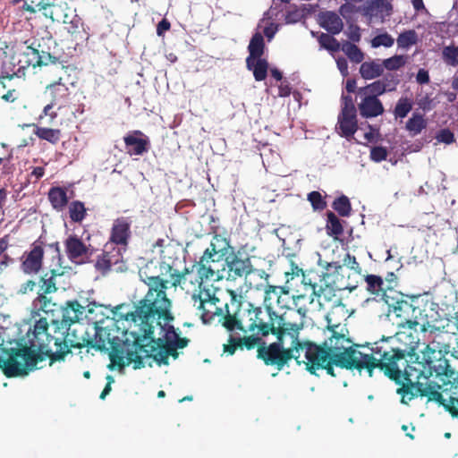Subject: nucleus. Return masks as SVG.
Returning a JSON list of instances; mask_svg holds the SVG:
<instances>
[{"mask_svg": "<svg viewBox=\"0 0 458 458\" xmlns=\"http://www.w3.org/2000/svg\"><path fill=\"white\" fill-rule=\"evenodd\" d=\"M348 329L340 325L328 326L326 330L327 338L323 341L324 346L332 355V360L335 367L348 370H363L373 377L375 369H378L391 380L400 384L403 377V369L408 366V357L412 358L419 347V340H412L403 346L399 341L403 337H411V334H398V337H382L370 345V353H363L357 348L358 344H352L348 336Z\"/></svg>", "mask_w": 458, "mask_h": 458, "instance_id": "1", "label": "nucleus"}, {"mask_svg": "<svg viewBox=\"0 0 458 458\" xmlns=\"http://www.w3.org/2000/svg\"><path fill=\"white\" fill-rule=\"evenodd\" d=\"M227 293L230 301L225 303V314L219 323L229 332L239 330L266 337L288 329L290 325L299 324L287 321L284 315H278L275 310L243 301L242 295L233 290Z\"/></svg>", "mask_w": 458, "mask_h": 458, "instance_id": "2", "label": "nucleus"}, {"mask_svg": "<svg viewBox=\"0 0 458 458\" xmlns=\"http://www.w3.org/2000/svg\"><path fill=\"white\" fill-rule=\"evenodd\" d=\"M407 367L403 369L402 381L396 393L401 395V403L408 404L417 396L427 397L428 402H436L450 412L453 417H458V371H455L445 360L443 372H437V377L441 384L424 377L425 382L418 380L413 382L407 371Z\"/></svg>", "mask_w": 458, "mask_h": 458, "instance_id": "3", "label": "nucleus"}, {"mask_svg": "<svg viewBox=\"0 0 458 458\" xmlns=\"http://www.w3.org/2000/svg\"><path fill=\"white\" fill-rule=\"evenodd\" d=\"M157 268V264L152 260L140 268L139 276L148 286V291L139 301L135 310L126 314V321L147 325L155 319H163L165 323L174 319L170 311L172 303L165 293L167 282H164V278H158V272L154 271Z\"/></svg>", "mask_w": 458, "mask_h": 458, "instance_id": "4", "label": "nucleus"}, {"mask_svg": "<svg viewBox=\"0 0 458 458\" xmlns=\"http://www.w3.org/2000/svg\"><path fill=\"white\" fill-rule=\"evenodd\" d=\"M63 336L65 337L67 347L64 350L63 344L61 346L55 344L54 340L49 341L47 349L50 350V353L43 354L41 352L34 351V348L23 345L19 348H11L8 351V358H2V367L4 374L7 377H14L19 376H25L29 371L33 370L39 361L49 359L50 364L56 361H64L66 356L72 353V349H77L79 346V336L76 335V330L72 333L64 332Z\"/></svg>", "mask_w": 458, "mask_h": 458, "instance_id": "5", "label": "nucleus"}, {"mask_svg": "<svg viewBox=\"0 0 458 458\" xmlns=\"http://www.w3.org/2000/svg\"><path fill=\"white\" fill-rule=\"evenodd\" d=\"M162 319H155L147 325L138 322L139 333H133V341L126 351L127 364H132L134 369L145 367L143 358H152L158 365H168L169 357L177 359V348L169 343V340L154 337V329L157 327L163 328Z\"/></svg>", "mask_w": 458, "mask_h": 458, "instance_id": "6", "label": "nucleus"}, {"mask_svg": "<svg viewBox=\"0 0 458 458\" xmlns=\"http://www.w3.org/2000/svg\"><path fill=\"white\" fill-rule=\"evenodd\" d=\"M302 327V323L290 325L288 329L275 335L276 342L262 343L263 345L259 346L257 351V358L266 366L273 367L277 371L288 367L292 360L300 364V354L297 353L298 348H301L299 336Z\"/></svg>", "mask_w": 458, "mask_h": 458, "instance_id": "7", "label": "nucleus"}, {"mask_svg": "<svg viewBox=\"0 0 458 458\" xmlns=\"http://www.w3.org/2000/svg\"><path fill=\"white\" fill-rule=\"evenodd\" d=\"M318 277V281H313L310 274H303L302 283L310 287L320 304L321 301H330L335 297L337 291H352L357 286L350 280L349 276H345L344 267L337 262L327 263L325 271Z\"/></svg>", "mask_w": 458, "mask_h": 458, "instance_id": "8", "label": "nucleus"}, {"mask_svg": "<svg viewBox=\"0 0 458 458\" xmlns=\"http://www.w3.org/2000/svg\"><path fill=\"white\" fill-rule=\"evenodd\" d=\"M131 343L125 340L123 345L115 342V337L111 338L110 333L104 327H97L94 339L79 337V346L77 349L83 347H90L96 351H108L112 363L120 369L124 368L127 364L126 351L131 347Z\"/></svg>", "mask_w": 458, "mask_h": 458, "instance_id": "9", "label": "nucleus"}, {"mask_svg": "<svg viewBox=\"0 0 458 458\" xmlns=\"http://www.w3.org/2000/svg\"><path fill=\"white\" fill-rule=\"evenodd\" d=\"M230 248V242L225 237L217 233L212 237L209 247L204 250L199 260L192 266V270L196 269L199 284L204 280L214 278L216 270L213 264L225 259Z\"/></svg>", "mask_w": 458, "mask_h": 458, "instance_id": "10", "label": "nucleus"}, {"mask_svg": "<svg viewBox=\"0 0 458 458\" xmlns=\"http://www.w3.org/2000/svg\"><path fill=\"white\" fill-rule=\"evenodd\" d=\"M300 345L301 348H298V352L305 351L306 361L303 362L306 365V369L310 374L317 375L318 370L324 369L327 375L336 377L335 372V363L332 360V355L323 343L318 344L309 340L300 339Z\"/></svg>", "mask_w": 458, "mask_h": 458, "instance_id": "11", "label": "nucleus"}, {"mask_svg": "<svg viewBox=\"0 0 458 458\" xmlns=\"http://www.w3.org/2000/svg\"><path fill=\"white\" fill-rule=\"evenodd\" d=\"M53 318H51V331H49V326L47 321V318H39L34 325V329L32 331V335H29V345L28 347L34 348V351L41 352L43 354L50 353V350H47V344L49 341L54 340L55 344L61 346L63 344V349L64 350L68 343L65 342V337L63 336V334L56 325V320L54 318V314L52 313Z\"/></svg>", "mask_w": 458, "mask_h": 458, "instance_id": "12", "label": "nucleus"}, {"mask_svg": "<svg viewBox=\"0 0 458 458\" xmlns=\"http://www.w3.org/2000/svg\"><path fill=\"white\" fill-rule=\"evenodd\" d=\"M24 55L28 57L26 63L32 67L46 66L49 67V72H67L68 66L63 64L58 57L45 51L38 42L37 45L33 43L26 48Z\"/></svg>", "mask_w": 458, "mask_h": 458, "instance_id": "13", "label": "nucleus"}, {"mask_svg": "<svg viewBox=\"0 0 458 458\" xmlns=\"http://www.w3.org/2000/svg\"><path fill=\"white\" fill-rule=\"evenodd\" d=\"M423 301L420 295L407 296L397 300L393 309L396 317L401 318V324L407 325L409 328H414V323L420 310L423 308Z\"/></svg>", "mask_w": 458, "mask_h": 458, "instance_id": "14", "label": "nucleus"}, {"mask_svg": "<svg viewBox=\"0 0 458 458\" xmlns=\"http://www.w3.org/2000/svg\"><path fill=\"white\" fill-rule=\"evenodd\" d=\"M61 311V318H55L56 325L59 327L62 333H72L71 327L73 324L79 322L85 313V307L82 306L77 300L67 301L64 306L55 308V310Z\"/></svg>", "mask_w": 458, "mask_h": 458, "instance_id": "15", "label": "nucleus"}, {"mask_svg": "<svg viewBox=\"0 0 458 458\" xmlns=\"http://www.w3.org/2000/svg\"><path fill=\"white\" fill-rule=\"evenodd\" d=\"M56 276V271L52 269L41 276L39 280L40 290L36 301L39 305V310L46 314L54 313L55 308L56 307V303L52 302L51 299L47 296V294H50L57 291L55 282Z\"/></svg>", "mask_w": 458, "mask_h": 458, "instance_id": "16", "label": "nucleus"}, {"mask_svg": "<svg viewBox=\"0 0 458 458\" xmlns=\"http://www.w3.org/2000/svg\"><path fill=\"white\" fill-rule=\"evenodd\" d=\"M44 243L38 240L31 244V249L24 251L21 257V269L26 275L38 274L43 266Z\"/></svg>", "mask_w": 458, "mask_h": 458, "instance_id": "17", "label": "nucleus"}, {"mask_svg": "<svg viewBox=\"0 0 458 458\" xmlns=\"http://www.w3.org/2000/svg\"><path fill=\"white\" fill-rule=\"evenodd\" d=\"M55 72V80L46 87V94L50 98V102L58 109H61L69 100L70 90L64 82L63 72Z\"/></svg>", "mask_w": 458, "mask_h": 458, "instance_id": "18", "label": "nucleus"}, {"mask_svg": "<svg viewBox=\"0 0 458 458\" xmlns=\"http://www.w3.org/2000/svg\"><path fill=\"white\" fill-rule=\"evenodd\" d=\"M158 278L166 277L167 279H164V282H167V289L170 286L177 287L181 285L185 281V276L191 272L188 267H184L182 271H179L175 267L174 261L168 260H161L158 263Z\"/></svg>", "mask_w": 458, "mask_h": 458, "instance_id": "19", "label": "nucleus"}, {"mask_svg": "<svg viewBox=\"0 0 458 458\" xmlns=\"http://www.w3.org/2000/svg\"><path fill=\"white\" fill-rule=\"evenodd\" d=\"M123 261V255L119 247L110 243L104 246L102 253L98 257L95 268L102 275L110 271L113 266Z\"/></svg>", "mask_w": 458, "mask_h": 458, "instance_id": "20", "label": "nucleus"}, {"mask_svg": "<svg viewBox=\"0 0 458 458\" xmlns=\"http://www.w3.org/2000/svg\"><path fill=\"white\" fill-rule=\"evenodd\" d=\"M192 299L194 306L201 310L200 318L204 324L211 323L215 316H218L221 318L225 314V310L224 311L221 308L216 307L218 299L216 297L202 299L200 294H193Z\"/></svg>", "mask_w": 458, "mask_h": 458, "instance_id": "21", "label": "nucleus"}, {"mask_svg": "<svg viewBox=\"0 0 458 458\" xmlns=\"http://www.w3.org/2000/svg\"><path fill=\"white\" fill-rule=\"evenodd\" d=\"M131 226L130 217L120 216L114 219L110 232L109 243L126 247L131 236Z\"/></svg>", "mask_w": 458, "mask_h": 458, "instance_id": "22", "label": "nucleus"}, {"mask_svg": "<svg viewBox=\"0 0 458 458\" xmlns=\"http://www.w3.org/2000/svg\"><path fill=\"white\" fill-rule=\"evenodd\" d=\"M126 153L130 156H142L149 150L150 141L141 131L135 130L123 137Z\"/></svg>", "mask_w": 458, "mask_h": 458, "instance_id": "23", "label": "nucleus"}, {"mask_svg": "<svg viewBox=\"0 0 458 458\" xmlns=\"http://www.w3.org/2000/svg\"><path fill=\"white\" fill-rule=\"evenodd\" d=\"M67 258L75 263H81L84 258L91 255L89 248L76 234L69 235L64 242Z\"/></svg>", "mask_w": 458, "mask_h": 458, "instance_id": "24", "label": "nucleus"}, {"mask_svg": "<svg viewBox=\"0 0 458 458\" xmlns=\"http://www.w3.org/2000/svg\"><path fill=\"white\" fill-rule=\"evenodd\" d=\"M225 260L228 267L229 276L233 278L248 276L254 271L250 258L249 257L242 259L233 254L226 257Z\"/></svg>", "mask_w": 458, "mask_h": 458, "instance_id": "25", "label": "nucleus"}, {"mask_svg": "<svg viewBox=\"0 0 458 458\" xmlns=\"http://www.w3.org/2000/svg\"><path fill=\"white\" fill-rule=\"evenodd\" d=\"M360 101L358 103L360 114L363 118H374L385 112L384 106L378 98L368 95H358Z\"/></svg>", "mask_w": 458, "mask_h": 458, "instance_id": "26", "label": "nucleus"}, {"mask_svg": "<svg viewBox=\"0 0 458 458\" xmlns=\"http://www.w3.org/2000/svg\"><path fill=\"white\" fill-rule=\"evenodd\" d=\"M336 129L340 136L346 139L352 137L358 130L357 111H341Z\"/></svg>", "mask_w": 458, "mask_h": 458, "instance_id": "27", "label": "nucleus"}, {"mask_svg": "<svg viewBox=\"0 0 458 458\" xmlns=\"http://www.w3.org/2000/svg\"><path fill=\"white\" fill-rule=\"evenodd\" d=\"M433 302H429L426 300L423 301V308L420 310V314L417 316V319L414 323V328L417 326L420 327L421 332H429L431 327L436 325L437 318H438L439 312L433 308Z\"/></svg>", "mask_w": 458, "mask_h": 458, "instance_id": "28", "label": "nucleus"}, {"mask_svg": "<svg viewBox=\"0 0 458 458\" xmlns=\"http://www.w3.org/2000/svg\"><path fill=\"white\" fill-rule=\"evenodd\" d=\"M319 24L332 35L339 34L344 29V22L340 16L334 12H325L319 16Z\"/></svg>", "mask_w": 458, "mask_h": 458, "instance_id": "29", "label": "nucleus"}, {"mask_svg": "<svg viewBox=\"0 0 458 458\" xmlns=\"http://www.w3.org/2000/svg\"><path fill=\"white\" fill-rule=\"evenodd\" d=\"M383 65L379 59L363 62L360 67V76L364 80H373L383 74Z\"/></svg>", "mask_w": 458, "mask_h": 458, "instance_id": "30", "label": "nucleus"}, {"mask_svg": "<svg viewBox=\"0 0 458 458\" xmlns=\"http://www.w3.org/2000/svg\"><path fill=\"white\" fill-rule=\"evenodd\" d=\"M265 42L261 33L256 32L250 38L248 46L249 56L246 63L251 62L252 59L261 57L264 55Z\"/></svg>", "mask_w": 458, "mask_h": 458, "instance_id": "31", "label": "nucleus"}, {"mask_svg": "<svg viewBox=\"0 0 458 458\" xmlns=\"http://www.w3.org/2000/svg\"><path fill=\"white\" fill-rule=\"evenodd\" d=\"M33 133L41 140H46L52 145H56L62 137L60 129H52L34 124Z\"/></svg>", "mask_w": 458, "mask_h": 458, "instance_id": "32", "label": "nucleus"}, {"mask_svg": "<svg viewBox=\"0 0 458 458\" xmlns=\"http://www.w3.org/2000/svg\"><path fill=\"white\" fill-rule=\"evenodd\" d=\"M48 199L57 211H62L68 204L66 191L61 187H52L48 191Z\"/></svg>", "mask_w": 458, "mask_h": 458, "instance_id": "33", "label": "nucleus"}, {"mask_svg": "<svg viewBox=\"0 0 458 458\" xmlns=\"http://www.w3.org/2000/svg\"><path fill=\"white\" fill-rule=\"evenodd\" d=\"M248 70L252 71L253 76L257 81H264L267 76L268 62L262 57L252 59L249 64L246 63Z\"/></svg>", "mask_w": 458, "mask_h": 458, "instance_id": "34", "label": "nucleus"}, {"mask_svg": "<svg viewBox=\"0 0 458 458\" xmlns=\"http://www.w3.org/2000/svg\"><path fill=\"white\" fill-rule=\"evenodd\" d=\"M326 230L327 233L335 239H338L339 236L344 233V227L341 220L332 211L327 212Z\"/></svg>", "mask_w": 458, "mask_h": 458, "instance_id": "35", "label": "nucleus"}, {"mask_svg": "<svg viewBox=\"0 0 458 458\" xmlns=\"http://www.w3.org/2000/svg\"><path fill=\"white\" fill-rule=\"evenodd\" d=\"M309 288H310L309 286ZM310 290V293H303L295 295L293 299V307L297 310V312L304 317L308 311V306L310 304H312L314 301V298L317 297L315 293H312V290Z\"/></svg>", "mask_w": 458, "mask_h": 458, "instance_id": "36", "label": "nucleus"}, {"mask_svg": "<svg viewBox=\"0 0 458 458\" xmlns=\"http://www.w3.org/2000/svg\"><path fill=\"white\" fill-rule=\"evenodd\" d=\"M367 284V291L376 296H380L384 293V280L381 276L376 275H367L364 277Z\"/></svg>", "mask_w": 458, "mask_h": 458, "instance_id": "37", "label": "nucleus"}, {"mask_svg": "<svg viewBox=\"0 0 458 458\" xmlns=\"http://www.w3.org/2000/svg\"><path fill=\"white\" fill-rule=\"evenodd\" d=\"M427 126V122L422 114L414 113L411 118L406 122L405 128L412 135L420 134Z\"/></svg>", "mask_w": 458, "mask_h": 458, "instance_id": "38", "label": "nucleus"}, {"mask_svg": "<svg viewBox=\"0 0 458 458\" xmlns=\"http://www.w3.org/2000/svg\"><path fill=\"white\" fill-rule=\"evenodd\" d=\"M87 215L84 203L80 200L72 201L69 205V216L74 223H81Z\"/></svg>", "mask_w": 458, "mask_h": 458, "instance_id": "39", "label": "nucleus"}, {"mask_svg": "<svg viewBox=\"0 0 458 458\" xmlns=\"http://www.w3.org/2000/svg\"><path fill=\"white\" fill-rule=\"evenodd\" d=\"M281 286L267 285L265 289L264 303L265 308L273 310L274 305H277L280 298Z\"/></svg>", "mask_w": 458, "mask_h": 458, "instance_id": "40", "label": "nucleus"}, {"mask_svg": "<svg viewBox=\"0 0 458 458\" xmlns=\"http://www.w3.org/2000/svg\"><path fill=\"white\" fill-rule=\"evenodd\" d=\"M341 49L347 55V57L355 64H360L364 59L363 52L355 45L349 41H345Z\"/></svg>", "mask_w": 458, "mask_h": 458, "instance_id": "41", "label": "nucleus"}, {"mask_svg": "<svg viewBox=\"0 0 458 458\" xmlns=\"http://www.w3.org/2000/svg\"><path fill=\"white\" fill-rule=\"evenodd\" d=\"M333 209L341 216L346 217L351 215L352 204L345 195L336 198L332 203Z\"/></svg>", "mask_w": 458, "mask_h": 458, "instance_id": "42", "label": "nucleus"}, {"mask_svg": "<svg viewBox=\"0 0 458 458\" xmlns=\"http://www.w3.org/2000/svg\"><path fill=\"white\" fill-rule=\"evenodd\" d=\"M386 92V87H384L381 81L377 80L370 84H368L365 87L360 88L357 91V94L374 96L375 98H378L379 96L383 95Z\"/></svg>", "mask_w": 458, "mask_h": 458, "instance_id": "43", "label": "nucleus"}, {"mask_svg": "<svg viewBox=\"0 0 458 458\" xmlns=\"http://www.w3.org/2000/svg\"><path fill=\"white\" fill-rule=\"evenodd\" d=\"M263 336L256 335L251 334L249 336H243V337H238V342L240 344V350L247 349V350H253L257 348V351L259 350V346L263 345L262 343H265V341L262 339Z\"/></svg>", "mask_w": 458, "mask_h": 458, "instance_id": "44", "label": "nucleus"}, {"mask_svg": "<svg viewBox=\"0 0 458 458\" xmlns=\"http://www.w3.org/2000/svg\"><path fill=\"white\" fill-rule=\"evenodd\" d=\"M318 40L320 47L328 51L338 52L341 49L340 43L330 33H321Z\"/></svg>", "mask_w": 458, "mask_h": 458, "instance_id": "45", "label": "nucleus"}, {"mask_svg": "<svg viewBox=\"0 0 458 458\" xmlns=\"http://www.w3.org/2000/svg\"><path fill=\"white\" fill-rule=\"evenodd\" d=\"M412 109V101L408 98H401L397 101L394 114L396 118H404Z\"/></svg>", "mask_w": 458, "mask_h": 458, "instance_id": "46", "label": "nucleus"}, {"mask_svg": "<svg viewBox=\"0 0 458 458\" xmlns=\"http://www.w3.org/2000/svg\"><path fill=\"white\" fill-rule=\"evenodd\" d=\"M383 70L397 71L403 67L406 64V59L403 55H395L392 57L383 60L382 62Z\"/></svg>", "mask_w": 458, "mask_h": 458, "instance_id": "47", "label": "nucleus"}, {"mask_svg": "<svg viewBox=\"0 0 458 458\" xmlns=\"http://www.w3.org/2000/svg\"><path fill=\"white\" fill-rule=\"evenodd\" d=\"M444 62L450 66H458V46H447L443 48Z\"/></svg>", "mask_w": 458, "mask_h": 458, "instance_id": "48", "label": "nucleus"}, {"mask_svg": "<svg viewBox=\"0 0 458 458\" xmlns=\"http://www.w3.org/2000/svg\"><path fill=\"white\" fill-rule=\"evenodd\" d=\"M416 42L417 34L413 30L403 31L397 38L398 47L402 48H408L416 44Z\"/></svg>", "mask_w": 458, "mask_h": 458, "instance_id": "49", "label": "nucleus"}, {"mask_svg": "<svg viewBox=\"0 0 458 458\" xmlns=\"http://www.w3.org/2000/svg\"><path fill=\"white\" fill-rule=\"evenodd\" d=\"M307 199L314 210L322 211L327 208V201L319 191H313L310 192Z\"/></svg>", "mask_w": 458, "mask_h": 458, "instance_id": "50", "label": "nucleus"}, {"mask_svg": "<svg viewBox=\"0 0 458 458\" xmlns=\"http://www.w3.org/2000/svg\"><path fill=\"white\" fill-rule=\"evenodd\" d=\"M379 81H381L382 85L386 87V92H392L394 91L399 85L400 78L399 75L395 73L387 72L379 80Z\"/></svg>", "mask_w": 458, "mask_h": 458, "instance_id": "51", "label": "nucleus"}, {"mask_svg": "<svg viewBox=\"0 0 458 458\" xmlns=\"http://www.w3.org/2000/svg\"><path fill=\"white\" fill-rule=\"evenodd\" d=\"M294 297L295 295H292L288 289L281 286L280 298L277 301V306L281 309H291V304L293 305Z\"/></svg>", "mask_w": 458, "mask_h": 458, "instance_id": "52", "label": "nucleus"}, {"mask_svg": "<svg viewBox=\"0 0 458 458\" xmlns=\"http://www.w3.org/2000/svg\"><path fill=\"white\" fill-rule=\"evenodd\" d=\"M343 267H347L351 270L353 271L354 274H357L359 276L362 273V268L360 265V263L357 261L356 257L353 255H351L350 253H346L344 259H343Z\"/></svg>", "mask_w": 458, "mask_h": 458, "instance_id": "53", "label": "nucleus"}, {"mask_svg": "<svg viewBox=\"0 0 458 458\" xmlns=\"http://www.w3.org/2000/svg\"><path fill=\"white\" fill-rule=\"evenodd\" d=\"M394 38L387 33H383L376 36L371 40V46L373 47H379L381 46L390 47L394 45Z\"/></svg>", "mask_w": 458, "mask_h": 458, "instance_id": "54", "label": "nucleus"}, {"mask_svg": "<svg viewBox=\"0 0 458 458\" xmlns=\"http://www.w3.org/2000/svg\"><path fill=\"white\" fill-rule=\"evenodd\" d=\"M387 155V149L382 146L373 147L370 150V159L377 163L386 160Z\"/></svg>", "mask_w": 458, "mask_h": 458, "instance_id": "55", "label": "nucleus"}, {"mask_svg": "<svg viewBox=\"0 0 458 458\" xmlns=\"http://www.w3.org/2000/svg\"><path fill=\"white\" fill-rule=\"evenodd\" d=\"M176 251V248L172 244H166L164 249L160 250V258L161 260H168V261H174L176 260V258H174V254Z\"/></svg>", "mask_w": 458, "mask_h": 458, "instance_id": "56", "label": "nucleus"}, {"mask_svg": "<svg viewBox=\"0 0 458 458\" xmlns=\"http://www.w3.org/2000/svg\"><path fill=\"white\" fill-rule=\"evenodd\" d=\"M171 332L174 334V335L175 337V340L169 341V343L171 344H173L177 349H182L188 345L189 339H187L186 337H183V338L179 337L178 334L174 331V327H169V329L167 330V335Z\"/></svg>", "mask_w": 458, "mask_h": 458, "instance_id": "57", "label": "nucleus"}, {"mask_svg": "<svg viewBox=\"0 0 458 458\" xmlns=\"http://www.w3.org/2000/svg\"><path fill=\"white\" fill-rule=\"evenodd\" d=\"M437 140L445 144H451L454 142V135L449 129H442L437 135Z\"/></svg>", "mask_w": 458, "mask_h": 458, "instance_id": "58", "label": "nucleus"}, {"mask_svg": "<svg viewBox=\"0 0 458 458\" xmlns=\"http://www.w3.org/2000/svg\"><path fill=\"white\" fill-rule=\"evenodd\" d=\"M238 337L230 335L228 344H224V352L233 355L236 352L237 349H240V344L237 341Z\"/></svg>", "mask_w": 458, "mask_h": 458, "instance_id": "59", "label": "nucleus"}, {"mask_svg": "<svg viewBox=\"0 0 458 458\" xmlns=\"http://www.w3.org/2000/svg\"><path fill=\"white\" fill-rule=\"evenodd\" d=\"M341 100H342L341 111H357V108L354 105V101L351 95L343 94Z\"/></svg>", "mask_w": 458, "mask_h": 458, "instance_id": "60", "label": "nucleus"}, {"mask_svg": "<svg viewBox=\"0 0 458 458\" xmlns=\"http://www.w3.org/2000/svg\"><path fill=\"white\" fill-rule=\"evenodd\" d=\"M81 26V24L80 19L74 18L72 21H71L69 25L66 27V30L72 36L76 37L77 34L81 33V30H80Z\"/></svg>", "mask_w": 458, "mask_h": 458, "instance_id": "61", "label": "nucleus"}, {"mask_svg": "<svg viewBox=\"0 0 458 458\" xmlns=\"http://www.w3.org/2000/svg\"><path fill=\"white\" fill-rule=\"evenodd\" d=\"M447 317L442 318L440 314L438 315V318H437L436 320V326L434 325V327H431L430 333H444L445 323L447 322Z\"/></svg>", "mask_w": 458, "mask_h": 458, "instance_id": "62", "label": "nucleus"}, {"mask_svg": "<svg viewBox=\"0 0 458 458\" xmlns=\"http://www.w3.org/2000/svg\"><path fill=\"white\" fill-rule=\"evenodd\" d=\"M416 81L420 85L429 83L430 77H429L428 71H427L423 68L420 69L416 75Z\"/></svg>", "mask_w": 458, "mask_h": 458, "instance_id": "63", "label": "nucleus"}, {"mask_svg": "<svg viewBox=\"0 0 458 458\" xmlns=\"http://www.w3.org/2000/svg\"><path fill=\"white\" fill-rule=\"evenodd\" d=\"M171 28L170 21L164 18L162 21H160L157 26V34L158 36H163L164 33L167 30H169Z\"/></svg>", "mask_w": 458, "mask_h": 458, "instance_id": "64", "label": "nucleus"}]
</instances>
